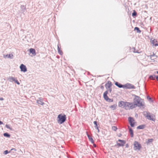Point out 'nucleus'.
Masks as SVG:
<instances>
[{"label":"nucleus","instance_id":"nucleus-22","mask_svg":"<svg viewBox=\"0 0 158 158\" xmlns=\"http://www.w3.org/2000/svg\"><path fill=\"white\" fill-rule=\"evenodd\" d=\"M134 30H136L137 31V32L138 33H140L141 32V31L140 30L139 28L137 27H136L135 28Z\"/></svg>","mask_w":158,"mask_h":158},{"label":"nucleus","instance_id":"nucleus-32","mask_svg":"<svg viewBox=\"0 0 158 158\" xmlns=\"http://www.w3.org/2000/svg\"><path fill=\"white\" fill-rule=\"evenodd\" d=\"M155 54L154 53H153V54H152V55H151L150 56V57L151 58H152V56H155Z\"/></svg>","mask_w":158,"mask_h":158},{"label":"nucleus","instance_id":"nucleus-28","mask_svg":"<svg viewBox=\"0 0 158 158\" xmlns=\"http://www.w3.org/2000/svg\"><path fill=\"white\" fill-rule=\"evenodd\" d=\"M112 129L114 131H115L117 129V127L115 126H113L112 127Z\"/></svg>","mask_w":158,"mask_h":158},{"label":"nucleus","instance_id":"nucleus-36","mask_svg":"<svg viewBox=\"0 0 158 158\" xmlns=\"http://www.w3.org/2000/svg\"><path fill=\"white\" fill-rule=\"evenodd\" d=\"M100 88L101 89H103L104 88V86H103V85H101V86H100Z\"/></svg>","mask_w":158,"mask_h":158},{"label":"nucleus","instance_id":"nucleus-8","mask_svg":"<svg viewBox=\"0 0 158 158\" xmlns=\"http://www.w3.org/2000/svg\"><path fill=\"white\" fill-rule=\"evenodd\" d=\"M20 68L21 71L25 72L27 71V69L26 66L23 64H21Z\"/></svg>","mask_w":158,"mask_h":158},{"label":"nucleus","instance_id":"nucleus-39","mask_svg":"<svg viewBox=\"0 0 158 158\" xmlns=\"http://www.w3.org/2000/svg\"><path fill=\"white\" fill-rule=\"evenodd\" d=\"M15 150V148H12L11 149V150Z\"/></svg>","mask_w":158,"mask_h":158},{"label":"nucleus","instance_id":"nucleus-3","mask_svg":"<svg viewBox=\"0 0 158 158\" xmlns=\"http://www.w3.org/2000/svg\"><path fill=\"white\" fill-rule=\"evenodd\" d=\"M66 116L64 114H60L58 116V122L60 124H62L66 120Z\"/></svg>","mask_w":158,"mask_h":158},{"label":"nucleus","instance_id":"nucleus-26","mask_svg":"<svg viewBox=\"0 0 158 158\" xmlns=\"http://www.w3.org/2000/svg\"><path fill=\"white\" fill-rule=\"evenodd\" d=\"M137 15L136 12L135 11H134V12L132 14V15L133 16H135Z\"/></svg>","mask_w":158,"mask_h":158},{"label":"nucleus","instance_id":"nucleus-24","mask_svg":"<svg viewBox=\"0 0 158 158\" xmlns=\"http://www.w3.org/2000/svg\"><path fill=\"white\" fill-rule=\"evenodd\" d=\"M3 135L5 137H10V135L8 134L7 133H5L3 134Z\"/></svg>","mask_w":158,"mask_h":158},{"label":"nucleus","instance_id":"nucleus-18","mask_svg":"<svg viewBox=\"0 0 158 158\" xmlns=\"http://www.w3.org/2000/svg\"><path fill=\"white\" fill-rule=\"evenodd\" d=\"M57 49L59 53L61 55H62L63 52H62V51L60 49L59 46H57Z\"/></svg>","mask_w":158,"mask_h":158},{"label":"nucleus","instance_id":"nucleus-37","mask_svg":"<svg viewBox=\"0 0 158 158\" xmlns=\"http://www.w3.org/2000/svg\"><path fill=\"white\" fill-rule=\"evenodd\" d=\"M4 99L2 98H0V100H3Z\"/></svg>","mask_w":158,"mask_h":158},{"label":"nucleus","instance_id":"nucleus-41","mask_svg":"<svg viewBox=\"0 0 158 158\" xmlns=\"http://www.w3.org/2000/svg\"><path fill=\"white\" fill-rule=\"evenodd\" d=\"M156 73L158 74V71L156 72Z\"/></svg>","mask_w":158,"mask_h":158},{"label":"nucleus","instance_id":"nucleus-9","mask_svg":"<svg viewBox=\"0 0 158 158\" xmlns=\"http://www.w3.org/2000/svg\"><path fill=\"white\" fill-rule=\"evenodd\" d=\"M108 94V91H106L103 94V97L104 99L107 101H108L109 100H111V99L109 98L107 96V94Z\"/></svg>","mask_w":158,"mask_h":158},{"label":"nucleus","instance_id":"nucleus-5","mask_svg":"<svg viewBox=\"0 0 158 158\" xmlns=\"http://www.w3.org/2000/svg\"><path fill=\"white\" fill-rule=\"evenodd\" d=\"M123 88L128 89H135V87L134 85L131 84L127 83L123 85Z\"/></svg>","mask_w":158,"mask_h":158},{"label":"nucleus","instance_id":"nucleus-14","mask_svg":"<svg viewBox=\"0 0 158 158\" xmlns=\"http://www.w3.org/2000/svg\"><path fill=\"white\" fill-rule=\"evenodd\" d=\"M115 85L118 86L119 88H123V85H122L118 82H116L115 83Z\"/></svg>","mask_w":158,"mask_h":158},{"label":"nucleus","instance_id":"nucleus-43","mask_svg":"<svg viewBox=\"0 0 158 158\" xmlns=\"http://www.w3.org/2000/svg\"><path fill=\"white\" fill-rule=\"evenodd\" d=\"M94 146L95 147V146H96L95 145V144H94Z\"/></svg>","mask_w":158,"mask_h":158},{"label":"nucleus","instance_id":"nucleus-6","mask_svg":"<svg viewBox=\"0 0 158 158\" xmlns=\"http://www.w3.org/2000/svg\"><path fill=\"white\" fill-rule=\"evenodd\" d=\"M128 120L129 123L131 127H134V126L135 122L133 118L131 117L128 118Z\"/></svg>","mask_w":158,"mask_h":158},{"label":"nucleus","instance_id":"nucleus-21","mask_svg":"<svg viewBox=\"0 0 158 158\" xmlns=\"http://www.w3.org/2000/svg\"><path fill=\"white\" fill-rule=\"evenodd\" d=\"M155 76L154 75H151L149 77V78L152 80H154L155 79Z\"/></svg>","mask_w":158,"mask_h":158},{"label":"nucleus","instance_id":"nucleus-42","mask_svg":"<svg viewBox=\"0 0 158 158\" xmlns=\"http://www.w3.org/2000/svg\"><path fill=\"white\" fill-rule=\"evenodd\" d=\"M119 106H120V107H121V106H120V105H119Z\"/></svg>","mask_w":158,"mask_h":158},{"label":"nucleus","instance_id":"nucleus-25","mask_svg":"<svg viewBox=\"0 0 158 158\" xmlns=\"http://www.w3.org/2000/svg\"><path fill=\"white\" fill-rule=\"evenodd\" d=\"M6 127L8 128V129H10V130H12V129L11 127L10 126L8 125H7V124H6Z\"/></svg>","mask_w":158,"mask_h":158},{"label":"nucleus","instance_id":"nucleus-33","mask_svg":"<svg viewBox=\"0 0 158 158\" xmlns=\"http://www.w3.org/2000/svg\"><path fill=\"white\" fill-rule=\"evenodd\" d=\"M4 153L5 154H8L9 153V152L7 150H6L5 151H4Z\"/></svg>","mask_w":158,"mask_h":158},{"label":"nucleus","instance_id":"nucleus-15","mask_svg":"<svg viewBox=\"0 0 158 158\" xmlns=\"http://www.w3.org/2000/svg\"><path fill=\"white\" fill-rule=\"evenodd\" d=\"M13 55L12 54H10L9 55H4V57L5 58H6V57H8L10 58H12L13 57Z\"/></svg>","mask_w":158,"mask_h":158},{"label":"nucleus","instance_id":"nucleus-10","mask_svg":"<svg viewBox=\"0 0 158 158\" xmlns=\"http://www.w3.org/2000/svg\"><path fill=\"white\" fill-rule=\"evenodd\" d=\"M118 141L120 142V143H117V145L119 146H123L125 143V142L123 140L118 139Z\"/></svg>","mask_w":158,"mask_h":158},{"label":"nucleus","instance_id":"nucleus-35","mask_svg":"<svg viewBox=\"0 0 158 158\" xmlns=\"http://www.w3.org/2000/svg\"><path fill=\"white\" fill-rule=\"evenodd\" d=\"M153 45L155 46H158V44L157 43Z\"/></svg>","mask_w":158,"mask_h":158},{"label":"nucleus","instance_id":"nucleus-17","mask_svg":"<svg viewBox=\"0 0 158 158\" xmlns=\"http://www.w3.org/2000/svg\"><path fill=\"white\" fill-rule=\"evenodd\" d=\"M128 127L129 128V132H130V134L131 135V137H132L133 135V130L129 126H128Z\"/></svg>","mask_w":158,"mask_h":158},{"label":"nucleus","instance_id":"nucleus-13","mask_svg":"<svg viewBox=\"0 0 158 158\" xmlns=\"http://www.w3.org/2000/svg\"><path fill=\"white\" fill-rule=\"evenodd\" d=\"M146 117L148 119L152 120H154V119L153 118V116L150 115V114H147Z\"/></svg>","mask_w":158,"mask_h":158},{"label":"nucleus","instance_id":"nucleus-27","mask_svg":"<svg viewBox=\"0 0 158 158\" xmlns=\"http://www.w3.org/2000/svg\"><path fill=\"white\" fill-rule=\"evenodd\" d=\"M143 128V126L142 125L139 126L137 127L138 129H142Z\"/></svg>","mask_w":158,"mask_h":158},{"label":"nucleus","instance_id":"nucleus-29","mask_svg":"<svg viewBox=\"0 0 158 158\" xmlns=\"http://www.w3.org/2000/svg\"><path fill=\"white\" fill-rule=\"evenodd\" d=\"M14 81L15 82V83H17V84H18V85L20 84L19 83V81H18L17 80L15 79Z\"/></svg>","mask_w":158,"mask_h":158},{"label":"nucleus","instance_id":"nucleus-31","mask_svg":"<svg viewBox=\"0 0 158 158\" xmlns=\"http://www.w3.org/2000/svg\"><path fill=\"white\" fill-rule=\"evenodd\" d=\"M155 41L156 42H157V41H156V40H152V43L153 44V45H154V44H155Z\"/></svg>","mask_w":158,"mask_h":158},{"label":"nucleus","instance_id":"nucleus-7","mask_svg":"<svg viewBox=\"0 0 158 158\" xmlns=\"http://www.w3.org/2000/svg\"><path fill=\"white\" fill-rule=\"evenodd\" d=\"M106 88L107 89H110V92L111 91V88L112 86V83L110 81H108L107 83L105 85Z\"/></svg>","mask_w":158,"mask_h":158},{"label":"nucleus","instance_id":"nucleus-4","mask_svg":"<svg viewBox=\"0 0 158 158\" xmlns=\"http://www.w3.org/2000/svg\"><path fill=\"white\" fill-rule=\"evenodd\" d=\"M133 148L135 150H139L141 148V145L137 141H135L134 143Z\"/></svg>","mask_w":158,"mask_h":158},{"label":"nucleus","instance_id":"nucleus-12","mask_svg":"<svg viewBox=\"0 0 158 158\" xmlns=\"http://www.w3.org/2000/svg\"><path fill=\"white\" fill-rule=\"evenodd\" d=\"M37 102L39 105H43L44 104V103L43 102V100L40 98L37 101Z\"/></svg>","mask_w":158,"mask_h":158},{"label":"nucleus","instance_id":"nucleus-23","mask_svg":"<svg viewBox=\"0 0 158 158\" xmlns=\"http://www.w3.org/2000/svg\"><path fill=\"white\" fill-rule=\"evenodd\" d=\"M9 79L10 80V81H15V80L16 79L15 78L13 77H10Z\"/></svg>","mask_w":158,"mask_h":158},{"label":"nucleus","instance_id":"nucleus-2","mask_svg":"<svg viewBox=\"0 0 158 158\" xmlns=\"http://www.w3.org/2000/svg\"><path fill=\"white\" fill-rule=\"evenodd\" d=\"M120 103L124 105V108L126 110L132 109L134 108L133 103H132L128 102H124L122 101L120 102Z\"/></svg>","mask_w":158,"mask_h":158},{"label":"nucleus","instance_id":"nucleus-1","mask_svg":"<svg viewBox=\"0 0 158 158\" xmlns=\"http://www.w3.org/2000/svg\"><path fill=\"white\" fill-rule=\"evenodd\" d=\"M141 99L139 97L136 96L134 99L133 103L134 108L137 106H144L143 103L141 101Z\"/></svg>","mask_w":158,"mask_h":158},{"label":"nucleus","instance_id":"nucleus-19","mask_svg":"<svg viewBox=\"0 0 158 158\" xmlns=\"http://www.w3.org/2000/svg\"><path fill=\"white\" fill-rule=\"evenodd\" d=\"M88 138L89 140V141L92 143H94V141L93 139L89 135H88Z\"/></svg>","mask_w":158,"mask_h":158},{"label":"nucleus","instance_id":"nucleus-30","mask_svg":"<svg viewBox=\"0 0 158 158\" xmlns=\"http://www.w3.org/2000/svg\"><path fill=\"white\" fill-rule=\"evenodd\" d=\"M94 124L95 125V127H97V126H98V125L97 124V122L96 121H94Z\"/></svg>","mask_w":158,"mask_h":158},{"label":"nucleus","instance_id":"nucleus-40","mask_svg":"<svg viewBox=\"0 0 158 158\" xmlns=\"http://www.w3.org/2000/svg\"><path fill=\"white\" fill-rule=\"evenodd\" d=\"M112 101H113V100H110V102H112ZM109 102H110V101H109Z\"/></svg>","mask_w":158,"mask_h":158},{"label":"nucleus","instance_id":"nucleus-34","mask_svg":"<svg viewBox=\"0 0 158 158\" xmlns=\"http://www.w3.org/2000/svg\"><path fill=\"white\" fill-rule=\"evenodd\" d=\"M95 127L96 128V129H97L98 130V132H99V129H98V126H97V127Z\"/></svg>","mask_w":158,"mask_h":158},{"label":"nucleus","instance_id":"nucleus-20","mask_svg":"<svg viewBox=\"0 0 158 158\" xmlns=\"http://www.w3.org/2000/svg\"><path fill=\"white\" fill-rule=\"evenodd\" d=\"M153 141V139H148V141L146 142V143L147 145H148L150 143L152 142Z\"/></svg>","mask_w":158,"mask_h":158},{"label":"nucleus","instance_id":"nucleus-38","mask_svg":"<svg viewBox=\"0 0 158 158\" xmlns=\"http://www.w3.org/2000/svg\"><path fill=\"white\" fill-rule=\"evenodd\" d=\"M3 124L2 122L0 121V125H1Z\"/></svg>","mask_w":158,"mask_h":158},{"label":"nucleus","instance_id":"nucleus-11","mask_svg":"<svg viewBox=\"0 0 158 158\" xmlns=\"http://www.w3.org/2000/svg\"><path fill=\"white\" fill-rule=\"evenodd\" d=\"M29 52L31 53L33 56H35L36 55V53L35 50L34 48H31L29 49Z\"/></svg>","mask_w":158,"mask_h":158},{"label":"nucleus","instance_id":"nucleus-16","mask_svg":"<svg viewBox=\"0 0 158 158\" xmlns=\"http://www.w3.org/2000/svg\"><path fill=\"white\" fill-rule=\"evenodd\" d=\"M117 107V105L116 104H114L113 105L110 106L109 107L112 110H115L116 107Z\"/></svg>","mask_w":158,"mask_h":158}]
</instances>
